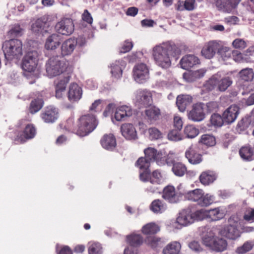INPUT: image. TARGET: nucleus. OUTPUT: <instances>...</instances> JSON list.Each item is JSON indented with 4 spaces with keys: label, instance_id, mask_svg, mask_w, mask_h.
<instances>
[{
    "label": "nucleus",
    "instance_id": "obj_1",
    "mask_svg": "<svg viewBox=\"0 0 254 254\" xmlns=\"http://www.w3.org/2000/svg\"><path fill=\"white\" fill-rule=\"evenodd\" d=\"M180 54V50L174 44L163 43L155 46L152 50V56L155 64L167 69L171 65V58Z\"/></svg>",
    "mask_w": 254,
    "mask_h": 254
},
{
    "label": "nucleus",
    "instance_id": "obj_2",
    "mask_svg": "<svg viewBox=\"0 0 254 254\" xmlns=\"http://www.w3.org/2000/svg\"><path fill=\"white\" fill-rule=\"evenodd\" d=\"M45 66L48 76L53 77L65 71L69 66V63L62 56L55 55L48 59Z\"/></svg>",
    "mask_w": 254,
    "mask_h": 254
},
{
    "label": "nucleus",
    "instance_id": "obj_3",
    "mask_svg": "<svg viewBox=\"0 0 254 254\" xmlns=\"http://www.w3.org/2000/svg\"><path fill=\"white\" fill-rule=\"evenodd\" d=\"M22 43L18 39L5 41L2 44V50L6 59H20L23 55Z\"/></svg>",
    "mask_w": 254,
    "mask_h": 254
},
{
    "label": "nucleus",
    "instance_id": "obj_4",
    "mask_svg": "<svg viewBox=\"0 0 254 254\" xmlns=\"http://www.w3.org/2000/svg\"><path fill=\"white\" fill-rule=\"evenodd\" d=\"M97 125L94 115L88 114L82 115L78 120L76 133L80 136L87 135L95 129Z\"/></svg>",
    "mask_w": 254,
    "mask_h": 254
},
{
    "label": "nucleus",
    "instance_id": "obj_5",
    "mask_svg": "<svg viewBox=\"0 0 254 254\" xmlns=\"http://www.w3.org/2000/svg\"><path fill=\"white\" fill-rule=\"evenodd\" d=\"M202 241L205 246L216 252H222L226 250L228 246L225 239L214 236L211 232L203 237Z\"/></svg>",
    "mask_w": 254,
    "mask_h": 254
},
{
    "label": "nucleus",
    "instance_id": "obj_6",
    "mask_svg": "<svg viewBox=\"0 0 254 254\" xmlns=\"http://www.w3.org/2000/svg\"><path fill=\"white\" fill-rule=\"evenodd\" d=\"M187 199L196 202L198 205L202 207L208 206L214 201L213 195L208 193L205 194L203 190L199 189L189 191Z\"/></svg>",
    "mask_w": 254,
    "mask_h": 254
},
{
    "label": "nucleus",
    "instance_id": "obj_7",
    "mask_svg": "<svg viewBox=\"0 0 254 254\" xmlns=\"http://www.w3.org/2000/svg\"><path fill=\"white\" fill-rule=\"evenodd\" d=\"M38 54L36 51H28L25 55L22 64V68L28 72H33L38 64Z\"/></svg>",
    "mask_w": 254,
    "mask_h": 254
},
{
    "label": "nucleus",
    "instance_id": "obj_8",
    "mask_svg": "<svg viewBox=\"0 0 254 254\" xmlns=\"http://www.w3.org/2000/svg\"><path fill=\"white\" fill-rule=\"evenodd\" d=\"M133 76L137 82H145L149 77V70L146 64L141 63L136 65L133 69Z\"/></svg>",
    "mask_w": 254,
    "mask_h": 254
},
{
    "label": "nucleus",
    "instance_id": "obj_9",
    "mask_svg": "<svg viewBox=\"0 0 254 254\" xmlns=\"http://www.w3.org/2000/svg\"><path fill=\"white\" fill-rule=\"evenodd\" d=\"M205 105L203 103H198L193 105L192 109L188 113L189 119L195 122L202 121L205 118L204 109Z\"/></svg>",
    "mask_w": 254,
    "mask_h": 254
},
{
    "label": "nucleus",
    "instance_id": "obj_10",
    "mask_svg": "<svg viewBox=\"0 0 254 254\" xmlns=\"http://www.w3.org/2000/svg\"><path fill=\"white\" fill-rule=\"evenodd\" d=\"M221 41H210L206 43L203 47L201 53L206 59H210L215 55L216 51L219 49Z\"/></svg>",
    "mask_w": 254,
    "mask_h": 254
},
{
    "label": "nucleus",
    "instance_id": "obj_11",
    "mask_svg": "<svg viewBox=\"0 0 254 254\" xmlns=\"http://www.w3.org/2000/svg\"><path fill=\"white\" fill-rule=\"evenodd\" d=\"M70 77V75L67 73L59 77L55 81L56 97L57 98H62L64 95L66 85L69 81Z\"/></svg>",
    "mask_w": 254,
    "mask_h": 254
},
{
    "label": "nucleus",
    "instance_id": "obj_12",
    "mask_svg": "<svg viewBox=\"0 0 254 254\" xmlns=\"http://www.w3.org/2000/svg\"><path fill=\"white\" fill-rule=\"evenodd\" d=\"M136 102L139 106L147 107L152 102V94L146 89H138L136 92Z\"/></svg>",
    "mask_w": 254,
    "mask_h": 254
},
{
    "label": "nucleus",
    "instance_id": "obj_13",
    "mask_svg": "<svg viewBox=\"0 0 254 254\" xmlns=\"http://www.w3.org/2000/svg\"><path fill=\"white\" fill-rule=\"evenodd\" d=\"M57 31L62 35H69L74 30V24L70 18H64L57 23L56 25Z\"/></svg>",
    "mask_w": 254,
    "mask_h": 254
},
{
    "label": "nucleus",
    "instance_id": "obj_14",
    "mask_svg": "<svg viewBox=\"0 0 254 254\" xmlns=\"http://www.w3.org/2000/svg\"><path fill=\"white\" fill-rule=\"evenodd\" d=\"M49 24L46 17H42L36 20L31 25V30L35 34H42L48 31Z\"/></svg>",
    "mask_w": 254,
    "mask_h": 254
},
{
    "label": "nucleus",
    "instance_id": "obj_15",
    "mask_svg": "<svg viewBox=\"0 0 254 254\" xmlns=\"http://www.w3.org/2000/svg\"><path fill=\"white\" fill-rule=\"evenodd\" d=\"M166 163L168 166H172V171L177 176H183L187 171V167L185 164L172 160L170 155L167 156L166 159Z\"/></svg>",
    "mask_w": 254,
    "mask_h": 254
},
{
    "label": "nucleus",
    "instance_id": "obj_16",
    "mask_svg": "<svg viewBox=\"0 0 254 254\" xmlns=\"http://www.w3.org/2000/svg\"><path fill=\"white\" fill-rule=\"evenodd\" d=\"M194 222L192 211L190 208L182 210L177 218V222L182 226H187Z\"/></svg>",
    "mask_w": 254,
    "mask_h": 254
},
{
    "label": "nucleus",
    "instance_id": "obj_17",
    "mask_svg": "<svg viewBox=\"0 0 254 254\" xmlns=\"http://www.w3.org/2000/svg\"><path fill=\"white\" fill-rule=\"evenodd\" d=\"M210 84L216 85L218 90L220 91H225L233 83L232 77L226 76L220 80H217L215 76L212 77L209 81Z\"/></svg>",
    "mask_w": 254,
    "mask_h": 254
},
{
    "label": "nucleus",
    "instance_id": "obj_18",
    "mask_svg": "<svg viewBox=\"0 0 254 254\" xmlns=\"http://www.w3.org/2000/svg\"><path fill=\"white\" fill-rule=\"evenodd\" d=\"M77 40L74 38H69L62 43L61 47V56L70 55L77 46Z\"/></svg>",
    "mask_w": 254,
    "mask_h": 254
},
{
    "label": "nucleus",
    "instance_id": "obj_19",
    "mask_svg": "<svg viewBox=\"0 0 254 254\" xmlns=\"http://www.w3.org/2000/svg\"><path fill=\"white\" fill-rule=\"evenodd\" d=\"M122 135L128 140H135L137 138V132L134 126L129 123H125L121 127Z\"/></svg>",
    "mask_w": 254,
    "mask_h": 254
},
{
    "label": "nucleus",
    "instance_id": "obj_20",
    "mask_svg": "<svg viewBox=\"0 0 254 254\" xmlns=\"http://www.w3.org/2000/svg\"><path fill=\"white\" fill-rule=\"evenodd\" d=\"M239 108L237 105H232L228 108L223 114L224 121L228 124L234 122L239 114Z\"/></svg>",
    "mask_w": 254,
    "mask_h": 254
},
{
    "label": "nucleus",
    "instance_id": "obj_21",
    "mask_svg": "<svg viewBox=\"0 0 254 254\" xmlns=\"http://www.w3.org/2000/svg\"><path fill=\"white\" fill-rule=\"evenodd\" d=\"M82 90L76 83H72L69 86L68 98L70 101L75 102L80 100L82 97Z\"/></svg>",
    "mask_w": 254,
    "mask_h": 254
},
{
    "label": "nucleus",
    "instance_id": "obj_22",
    "mask_svg": "<svg viewBox=\"0 0 254 254\" xmlns=\"http://www.w3.org/2000/svg\"><path fill=\"white\" fill-rule=\"evenodd\" d=\"M162 197L171 203H177L179 201V195L172 186H168L164 188Z\"/></svg>",
    "mask_w": 254,
    "mask_h": 254
},
{
    "label": "nucleus",
    "instance_id": "obj_23",
    "mask_svg": "<svg viewBox=\"0 0 254 254\" xmlns=\"http://www.w3.org/2000/svg\"><path fill=\"white\" fill-rule=\"evenodd\" d=\"M102 146L105 149L113 150L116 146V139L112 133L104 135L100 140Z\"/></svg>",
    "mask_w": 254,
    "mask_h": 254
},
{
    "label": "nucleus",
    "instance_id": "obj_24",
    "mask_svg": "<svg viewBox=\"0 0 254 254\" xmlns=\"http://www.w3.org/2000/svg\"><path fill=\"white\" fill-rule=\"evenodd\" d=\"M199 63V60L197 57L192 55H188L184 56L181 60L180 64L183 69L188 70Z\"/></svg>",
    "mask_w": 254,
    "mask_h": 254
},
{
    "label": "nucleus",
    "instance_id": "obj_25",
    "mask_svg": "<svg viewBox=\"0 0 254 254\" xmlns=\"http://www.w3.org/2000/svg\"><path fill=\"white\" fill-rule=\"evenodd\" d=\"M36 132L35 127L32 125H28L23 131V135H18L16 138V141L20 143L25 142L26 140L33 138L36 134Z\"/></svg>",
    "mask_w": 254,
    "mask_h": 254
},
{
    "label": "nucleus",
    "instance_id": "obj_26",
    "mask_svg": "<svg viewBox=\"0 0 254 254\" xmlns=\"http://www.w3.org/2000/svg\"><path fill=\"white\" fill-rule=\"evenodd\" d=\"M185 156L189 162L193 165L199 164L202 161L201 155L196 152L193 145H191L186 150Z\"/></svg>",
    "mask_w": 254,
    "mask_h": 254
},
{
    "label": "nucleus",
    "instance_id": "obj_27",
    "mask_svg": "<svg viewBox=\"0 0 254 254\" xmlns=\"http://www.w3.org/2000/svg\"><path fill=\"white\" fill-rule=\"evenodd\" d=\"M61 42V37L59 35L52 34L47 38L45 47L48 50H55L59 46Z\"/></svg>",
    "mask_w": 254,
    "mask_h": 254
},
{
    "label": "nucleus",
    "instance_id": "obj_28",
    "mask_svg": "<svg viewBox=\"0 0 254 254\" xmlns=\"http://www.w3.org/2000/svg\"><path fill=\"white\" fill-rule=\"evenodd\" d=\"M216 179V174L214 171L210 170L202 172L199 176L200 183L204 186H208L213 183Z\"/></svg>",
    "mask_w": 254,
    "mask_h": 254
},
{
    "label": "nucleus",
    "instance_id": "obj_29",
    "mask_svg": "<svg viewBox=\"0 0 254 254\" xmlns=\"http://www.w3.org/2000/svg\"><path fill=\"white\" fill-rule=\"evenodd\" d=\"M58 114V111L55 108L49 107L41 114V117L46 123H53L57 119Z\"/></svg>",
    "mask_w": 254,
    "mask_h": 254
},
{
    "label": "nucleus",
    "instance_id": "obj_30",
    "mask_svg": "<svg viewBox=\"0 0 254 254\" xmlns=\"http://www.w3.org/2000/svg\"><path fill=\"white\" fill-rule=\"evenodd\" d=\"M220 234L228 238V239L235 240L240 237V232L237 228L230 225L225 227L219 232Z\"/></svg>",
    "mask_w": 254,
    "mask_h": 254
},
{
    "label": "nucleus",
    "instance_id": "obj_31",
    "mask_svg": "<svg viewBox=\"0 0 254 254\" xmlns=\"http://www.w3.org/2000/svg\"><path fill=\"white\" fill-rule=\"evenodd\" d=\"M132 114L131 108L127 106H122L116 110L115 118L118 121H122L125 117H130Z\"/></svg>",
    "mask_w": 254,
    "mask_h": 254
},
{
    "label": "nucleus",
    "instance_id": "obj_32",
    "mask_svg": "<svg viewBox=\"0 0 254 254\" xmlns=\"http://www.w3.org/2000/svg\"><path fill=\"white\" fill-rule=\"evenodd\" d=\"M192 101V97L189 95H179L177 98L176 104L179 110L183 112L187 107Z\"/></svg>",
    "mask_w": 254,
    "mask_h": 254
},
{
    "label": "nucleus",
    "instance_id": "obj_33",
    "mask_svg": "<svg viewBox=\"0 0 254 254\" xmlns=\"http://www.w3.org/2000/svg\"><path fill=\"white\" fill-rule=\"evenodd\" d=\"M181 245L178 241H173L167 244L163 249V254H179Z\"/></svg>",
    "mask_w": 254,
    "mask_h": 254
},
{
    "label": "nucleus",
    "instance_id": "obj_34",
    "mask_svg": "<svg viewBox=\"0 0 254 254\" xmlns=\"http://www.w3.org/2000/svg\"><path fill=\"white\" fill-rule=\"evenodd\" d=\"M123 61H117L111 65V72L113 76L116 78H120L122 75L123 67L125 65Z\"/></svg>",
    "mask_w": 254,
    "mask_h": 254
},
{
    "label": "nucleus",
    "instance_id": "obj_35",
    "mask_svg": "<svg viewBox=\"0 0 254 254\" xmlns=\"http://www.w3.org/2000/svg\"><path fill=\"white\" fill-rule=\"evenodd\" d=\"M215 4L218 10L230 13L233 9L230 0H215Z\"/></svg>",
    "mask_w": 254,
    "mask_h": 254
},
{
    "label": "nucleus",
    "instance_id": "obj_36",
    "mask_svg": "<svg viewBox=\"0 0 254 254\" xmlns=\"http://www.w3.org/2000/svg\"><path fill=\"white\" fill-rule=\"evenodd\" d=\"M150 209L155 213H162L166 210L167 205L163 200L157 199L151 202Z\"/></svg>",
    "mask_w": 254,
    "mask_h": 254
},
{
    "label": "nucleus",
    "instance_id": "obj_37",
    "mask_svg": "<svg viewBox=\"0 0 254 254\" xmlns=\"http://www.w3.org/2000/svg\"><path fill=\"white\" fill-rule=\"evenodd\" d=\"M206 72L204 69H200L190 73H184V78L188 82H192L203 77Z\"/></svg>",
    "mask_w": 254,
    "mask_h": 254
},
{
    "label": "nucleus",
    "instance_id": "obj_38",
    "mask_svg": "<svg viewBox=\"0 0 254 254\" xmlns=\"http://www.w3.org/2000/svg\"><path fill=\"white\" fill-rule=\"evenodd\" d=\"M145 158L151 162L156 161L158 163V160L161 154L157 150L152 147H148L144 150Z\"/></svg>",
    "mask_w": 254,
    "mask_h": 254
},
{
    "label": "nucleus",
    "instance_id": "obj_39",
    "mask_svg": "<svg viewBox=\"0 0 254 254\" xmlns=\"http://www.w3.org/2000/svg\"><path fill=\"white\" fill-rule=\"evenodd\" d=\"M217 53L224 61H228L232 58V50L228 47L222 46L221 44L220 45Z\"/></svg>",
    "mask_w": 254,
    "mask_h": 254
},
{
    "label": "nucleus",
    "instance_id": "obj_40",
    "mask_svg": "<svg viewBox=\"0 0 254 254\" xmlns=\"http://www.w3.org/2000/svg\"><path fill=\"white\" fill-rule=\"evenodd\" d=\"M145 242L152 248L161 247L165 243L163 239L156 237H149L146 239Z\"/></svg>",
    "mask_w": 254,
    "mask_h": 254
},
{
    "label": "nucleus",
    "instance_id": "obj_41",
    "mask_svg": "<svg viewBox=\"0 0 254 254\" xmlns=\"http://www.w3.org/2000/svg\"><path fill=\"white\" fill-rule=\"evenodd\" d=\"M164 181V178L160 170H156L153 171L149 178V183L155 184V185H159L163 183Z\"/></svg>",
    "mask_w": 254,
    "mask_h": 254
},
{
    "label": "nucleus",
    "instance_id": "obj_42",
    "mask_svg": "<svg viewBox=\"0 0 254 254\" xmlns=\"http://www.w3.org/2000/svg\"><path fill=\"white\" fill-rule=\"evenodd\" d=\"M128 247L133 248L140 246L143 242V238L140 235H131L127 237Z\"/></svg>",
    "mask_w": 254,
    "mask_h": 254
},
{
    "label": "nucleus",
    "instance_id": "obj_43",
    "mask_svg": "<svg viewBox=\"0 0 254 254\" xmlns=\"http://www.w3.org/2000/svg\"><path fill=\"white\" fill-rule=\"evenodd\" d=\"M241 80L244 81H251L254 77V72L252 68H245L241 70L239 73Z\"/></svg>",
    "mask_w": 254,
    "mask_h": 254
},
{
    "label": "nucleus",
    "instance_id": "obj_44",
    "mask_svg": "<svg viewBox=\"0 0 254 254\" xmlns=\"http://www.w3.org/2000/svg\"><path fill=\"white\" fill-rule=\"evenodd\" d=\"M184 134L188 138H193L199 134V130L193 125H187L184 129Z\"/></svg>",
    "mask_w": 254,
    "mask_h": 254
},
{
    "label": "nucleus",
    "instance_id": "obj_45",
    "mask_svg": "<svg viewBox=\"0 0 254 254\" xmlns=\"http://www.w3.org/2000/svg\"><path fill=\"white\" fill-rule=\"evenodd\" d=\"M239 153L243 159L251 160L254 155V151L250 146H245L240 149Z\"/></svg>",
    "mask_w": 254,
    "mask_h": 254
},
{
    "label": "nucleus",
    "instance_id": "obj_46",
    "mask_svg": "<svg viewBox=\"0 0 254 254\" xmlns=\"http://www.w3.org/2000/svg\"><path fill=\"white\" fill-rule=\"evenodd\" d=\"M160 231L159 226L154 223H150L144 225L142 228V232L143 234H153Z\"/></svg>",
    "mask_w": 254,
    "mask_h": 254
},
{
    "label": "nucleus",
    "instance_id": "obj_47",
    "mask_svg": "<svg viewBox=\"0 0 254 254\" xmlns=\"http://www.w3.org/2000/svg\"><path fill=\"white\" fill-rule=\"evenodd\" d=\"M89 254H102L103 253L101 245L98 242H91L88 244Z\"/></svg>",
    "mask_w": 254,
    "mask_h": 254
},
{
    "label": "nucleus",
    "instance_id": "obj_48",
    "mask_svg": "<svg viewBox=\"0 0 254 254\" xmlns=\"http://www.w3.org/2000/svg\"><path fill=\"white\" fill-rule=\"evenodd\" d=\"M224 217V213L221 212L219 208L208 210V218L212 221H217Z\"/></svg>",
    "mask_w": 254,
    "mask_h": 254
},
{
    "label": "nucleus",
    "instance_id": "obj_49",
    "mask_svg": "<svg viewBox=\"0 0 254 254\" xmlns=\"http://www.w3.org/2000/svg\"><path fill=\"white\" fill-rule=\"evenodd\" d=\"M145 114L148 119L155 121L159 118L160 115V111L158 108L152 107L146 110Z\"/></svg>",
    "mask_w": 254,
    "mask_h": 254
},
{
    "label": "nucleus",
    "instance_id": "obj_50",
    "mask_svg": "<svg viewBox=\"0 0 254 254\" xmlns=\"http://www.w3.org/2000/svg\"><path fill=\"white\" fill-rule=\"evenodd\" d=\"M43 102L40 99L32 101L30 103L29 110L30 113L33 114L38 112L42 107Z\"/></svg>",
    "mask_w": 254,
    "mask_h": 254
},
{
    "label": "nucleus",
    "instance_id": "obj_51",
    "mask_svg": "<svg viewBox=\"0 0 254 254\" xmlns=\"http://www.w3.org/2000/svg\"><path fill=\"white\" fill-rule=\"evenodd\" d=\"M149 137L151 140H157L163 137L162 133L156 127H150L148 129Z\"/></svg>",
    "mask_w": 254,
    "mask_h": 254
},
{
    "label": "nucleus",
    "instance_id": "obj_52",
    "mask_svg": "<svg viewBox=\"0 0 254 254\" xmlns=\"http://www.w3.org/2000/svg\"><path fill=\"white\" fill-rule=\"evenodd\" d=\"M199 142L208 146H214L216 143L215 137L209 134H203L201 136Z\"/></svg>",
    "mask_w": 254,
    "mask_h": 254
},
{
    "label": "nucleus",
    "instance_id": "obj_53",
    "mask_svg": "<svg viewBox=\"0 0 254 254\" xmlns=\"http://www.w3.org/2000/svg\"><path fill=\"white\" fill-rule=\"evenodd\" d=\"M151 162L146 158L140 157L136 162V166L140 170V171L149 170Z\"/></svg>",
    "mask_w": 254,
    "mask_h": 254
},
{
    "label": "nucleus",
    "instance_id": "obj_54",
    "mask_svg": "<svg viewBox=\"0 0 254 254\" xmlns=\"http://www.w3.org/2000/svg\"><path fill=\"white\" fill-rule=\"evenodd\" d=\"M210 122L212 125L215 127H221L224 121L223 117L218 114H213L211 115Z\"/></svg>",
    "mask_w": 254,
    "mask_h": 254
},
{
    "label": "nucleus",
    "instance_id": "obj_55",
    "mask_svg": "<svg viewBox=\"0 0 254 254\" xmlns=\"http://www.w3.org/2000/svg\"><path fill=\"white\" fill-rule=\"evenodd\" d=\"M194 221L201 220L205 218H208V210L204 209L198 210L195 212H192Z\"/></svg>",
    "mask_w": 254,
    "mask_h": 254
},
{
    "label": "nucleus",
    "instance_id": "obj_56",
    "mask_svg": "<svg viewBox=\"0 0 254 254\" xmlns=\"http://www.w3.org/2000/svg\"><path fill=\"white\" fill-rule=\"evenodd\" d=\"M179 131L180 130L178 129L170 131L168 134V139L174 141H178L182 140L183 136Z\"/></svg>",
    "mask_w": 254,
    "mask_h": 254
},
{
    "label": "nucleus",
    "instance_id": "obj_57",
    "mask_svg": "<svg viewBox=\"0 0 254 254\" xmlns=\"http://www.w3.org/2000/svg\"><path fill=\"white\" fill-rule=\"evenodd\" d=\"M23 31V29L19 24H16L12 26L9 33L11 36H18L22 35Z\"/></svg>",
    "mask_w": 254,
    "mask_h": 254
},
{
    "label": "nucleus",
    "instance_id": "obj_58",
    "mask_svg": "<svg viewBox=\"0 0 254 254\" xmlns=\"http://www.w3.org/2000/svg\"><path fill=\"white\" fill-rule=\"evenodd\" d=\"M232 45L236 49H244L247 46V42L243 39L238 38L232 42Z\"/></svg>",
    "mask_w": 254,
    "mask_h": 254
},
{
    "label": "nucleus",
    "instance_id": "obj_59",
    "mask_svg": "<svg viewBox=\"0 0 254 254\" xmlns=\"http://www.w3.org/2000/svg\"><path fill=\"white\" fill-rule=\"evenodd\" d=\"M253 248L252 243L246 242L244 245L237 249L236 252L239 254H243L250 251Z\"/></svg>",
    "mask_w": 254,
    "mask_h": 254
},
{
    "label": "nucleus",
    "instance_id": "obj_60",
    "mask_svg": "<svg viewBox=\"0 0 254 254\" xmlns=\"http://www.w3.org/2000/svg\"><path fill=\"white\" fill-rule=\"evenodd\" d=\"M133 47V43L129 40H126L120 50L121 53H126L130 51Z\"/></svg>",
    "mask_w": 254,
    "mask_h": 254
},
{
    "label": "nucleus",
    "instance_id": "obj_61",
    "mask_svg": "<svg viewBox=\"0 0 254 254\" xmlns=\"http://www.w3.org/2000/svg\"><path fill=\"white\" fill-rule=\"evenodd\" d=\"M244 219L249 222H254V209H249L246 211L244 215Z\"/></svg>",
    "mask_w": 254,
    "mask_h": 254
},
{
    "label": "nucleus",
    "instance_id": "obj_62",
    "mask_svg": "<svg viewBox=\"0 0 254 254\" xmlns=\"http://www.w3.org/2000/svg\"><path fill=\"white\" fill-rule=\"evenodd\" d=\"M183 121L182 118L178 116L174 117V127L178 130H180L183 127Z\"/></svg>",
    "mask_w": 254,
    "mask_h": 254
},
{
    "label": "nucleus",
    "instance_id": "obj_63",
    "mask_svg": "<svg viewBox=\"0 0 254 254\" xmlns=\"http://www.w3.org/2000/svg\"><path fill=\"white\" fill-rule=\"evenodd\" d=\"M189 247L191 250L196 252H199L202 250L198 242L195 241L190 242Z\"/></svg>",
    "mask_w": 254,
    "mask_h": 254
},
{
    "label": "nucleus",
    "instance_id": "obj_64",
    "mask_svg": "<svg viewBox=\"0 0 254 254\" xmlns=\"http://www.w3.org/2000/svg\"><path fill=\"white\" fill-rule=\"evenodd\" d=\"M160 189L159 185H155V184H152L151 183H150L146 188V190L148 192L152 193L158 192L160 191Z\"/></svg>",
    "mask_w": 254,
    "mask_h": 254
}]
</instances>
